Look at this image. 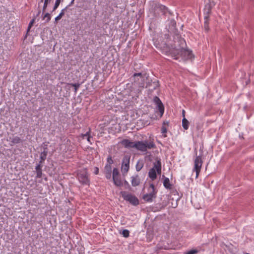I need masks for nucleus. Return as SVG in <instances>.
Wrapping results in <instances>:
<instances>
[{"label":"nucleus","instance_id":"nucleus-1","mask_svg":"<svg viewBox=\"0 0 254 254\" xmlns=\"http://www.w3.org/2000/svg\"><path fill=\"white\" fill-rule=\"evenodd\" d=\"M173 43L167 41L168 45L171 46L172 49L175 50L178 55H180L185 60L190 59L192 57V52L184 48L186 42L184 39L180 37L179 35H176L173 37Z\"/></svg>","mask_w":254,"mask_h":254},{"label":"nucleus","instance_id":"nucleus-2","mask_svg":"<svg viewBox=\"0 0 254 254\" xmlns=\"http://www.w3.org/2000/svg\"><path fill=\"white\" fill-rule=\"evenodd\" d=\"M121 143L125 148H135L142 152H146L147 149L156 148V145L153 141L143 140L133 142L129 139H124L122 140Z\"/></svg>","mask_w":254,"mask_h":254},{"label":"nucleus","instance_id":"nucleus-3","mask_svg":"<svg viewBox=\"0 0 254 254\" xmlns=\"http://www.w3.org/2000/svg\"><path fill=\"white\" fill-rule=\"evenodd\" d=\"M161 173V163L160 160H157L153 163V167L150 169L148 172V176L153 181L157 178V173L160 174Z\"/></svg>","mask_w":254,"mask_h":254},{"label":"nucleus","instance_id":"nucleus-4","mask_svg":"<svg viewBox=\"0 0 254 254\" xmlns=\"http://www.w3.org/2000/svg\"><path fill=\"white\" fill-rule=\"evenodd\" d=\"M149 189L151 190H149V192L144 194L142 197L143 199L147 202H152L153 199L156 197L157 193V190L153 184H150Z\"/></svg>","mask_w":254,"mask_h":254},{"label":"nucleus","instance_id":"nucleus-5","mask_svg":"<svg viewBox=\"0 0 254 254\" xmlns=\"http://www.w3.org/2000/svg\"><path fill=\"white\" fill-rule=\"evenodd\" d=\"M77 179L79 182L83 185H89L90 180L86 169L80 171L77 174Z\"/></svg>","mask_w":254,"mask_h":254},{"label":"nucleus","instance_id":"nucleus-6","mask_svg":"<svg viewBox=\"0 0 254 254\" xmlns=\"http://www.w3.org/2000/svg\"><path fill=\"white\" fill-rule=\"evenodd\" d=\"M121 194L123 198L131 204L136 206L139 204V200L135 195L126 191L122 192Z\"/></svg>","mask_w":254,"mask_h":254},{"label":"nucleus","instance_id":"nucleus-7","mask_svg":"<svg viewBox=\"0 0 254 254\" xmlns=\"http://www.w3.org/2000/svg\"><path fill=\"white\" fill-rule=\"evenodd\" d=\"M203 161L202 160L201 156H196L194 160V167L193 168V172H195L196 175L195 178H197L200 173Z\"/></svg>","mask_w":254,"mask_h":254},{"label":"nucleus","instance_id":"nucleus-8","mask_svg":"<svg viewBox=\"0 0 254 254\" xmlns=\"http://www.w3.org/2000/svg\"><path fill=\"white\" fill-rule=\"evenodd\" d=\"M208 2L205 4L204 8V19L209 18L211 9L215 5V3L213 0H208Z\"/></svg>","mask_w":254,"mask_h":254},{"label":"nucleus","instance_id":"nucleus-9","mask_svg":"<svg viewBox=\"0 0 254 254\" xmlns=\"http://www.w3.org/2000/svg\"><path fill=\"white\" fill-rule=\"evenodd\" d=\"M130 157L125 156L122 160L121 170L124 174H127L129 169Z\"/></svg>","mask_w":254,"mask_h":254},{"label":"nucleus","instance_id":"nucleus-10","mask_svg":"<svg viewBox=\"0 0 254 254\" xmlns=\"http://www.w3.org/2000/svg\"><path fill=\"white\" fill-rule=\"evenodd\" d=\"M154 102L156 105V109L158 110L160 114V117H162L164 112V107L161 100L157 96L154 98Z\"/></svg>","mask_w":254,"mask_h":254},{"label":"nucleus","instance_id":"nucleus-11","mask_svg":"<svg viewBox=\"0 0 254 254\" xmlns=\"http://www.w3.org/2000/svg\"><path fill=\"white\" fill-rule=\"evenodd\" d=\"M131 183L133 187H136L140 183V179L138 175H136L131 177Z\"/></svg>","mask_w":254,"mask_h":254},{"label":"nucleus","instance_id":"nucleus-12","mask_svg":"<svg viewBox=\"0 0 254 254\" xmlns=\"http://www.w3.org/2000/svg\"><path fill=\"white\" fill-rule=\"evenodd\" d=\"M42 165L41 164H38L35 167V172L36 173V178H41L43 176L42 170Z\"/></svg>","mask_w":254,"mask_h":254},{"label":"nucleus","instance_id":"nucleus-13","mask_svg":"<svg viewBox=\"0 0 254 254\" xmlns=\"http://www.w3.org/2000/svg\"><path fill=\"white\" fill-rule=\"evenodd\" d=\"M48 154V149L47 147H44V150L43 152H42L40 154V160L38 164H41L42 165V163L44 162V161L46 160L47 156Z\"/></svg>","mask_w":254,"mask_h":254},{"label":"nucleus","instance_id":"nucleus-14","mask_svg":"<svg viewBox=\"0 0 254 254\" xmlns=\"http://www.w3.org/2000/svg\"><path fill=\"white\" fill-rule=\"evenodd\" d=\"M156 9L160 11L163 14L165 15L168 12V10L167 7H166L165 5L158 4L156 5Z\"/></svg>","mask_w":254,"mask_h":254},{"label":"nucleus","instance_id":"nucleus-15","mask_svg":"<svg viewBox=\"0 0 254 254\" xmlns=\"http://www.w3.org/2000/svg\"><path fill=\"white\" fill-rule=\"evenodd\" d=\"M104 173L107 179H110L112 177V167L105 166Z\"/></svg>","mask_w":254,"mask_h":254},{"label":"nucleus","instance_id":"nucleus-16","mask_svg":"<svg viewBox=\"0 0 254 254\" xmlns=\"http://www.w3.org/2000/svg\"><path fill=\"white\" fill-rule=\"evenodd\" d=\"M163 184L164 187L168 190H170L172 188V184L170 183V180L168 178L164 177Z\"/></svg>","mask_w":254,"mask_h":254},{"label":"nucleus","instance_id":"nucleus-17","mask_svg":"<svg viewBox=\"0 0 254 254\" xmlns=\"http://www.w3.org/2000/svg\"><path fill=\"white\" fill-rule=\"evenodd\" d=\"M90 130H89L88 131H87L85 134H81V136L82 137V138H86L87 139V140L89 143L90 144H92V142L91 141V138H92L91 136L90 135Z\"/></svg>","mask_w":254,"mask_h":254},{"label":"nucleus","instance_id":"nucleus-18","mask_svg":"<svg viewBox=\"0 0 254 254\" xmlns=\"http://www.w3.org/2000/svg\"><path fill=\"white\" fill-rule=\"evenodd\" d=\"M112 179L114 184L116 186L120 187L122 185V182L119 176L117 177L113 178Z\"/></svg>","mask_w":254,"mask_h":254},{"label":"nucleus","instance_id":"nucleus-19","mask_svg":"<svg viewBox=\"0 0 254 254\" xmlns=\"http://www.w3.org/2000/svg\"><path fill=\"white\" fill-rule=\"evenodd\" d=\"M189 123L188 121L186 119L184 118L182 120V126L185 129H188L189 128Z\"/></svg>","mask_w":254,"mask_h":254},{"label":"nucleus","instance_id":"nucleus-20","mask_svg":"<svg viewBox=\"0 0 254 254\" xmlns=\"http://www.w3.org/2000/svg\"><path fill=\"white\" fill-rule=\"evenodd\" d=\"M64 11H65V9H63L61 10L60 14L55 18V22H57V21L58 20H59L60 19H61L62 18V17H63V16L64 15Z\"/></svg>","mask_w":254,"mask_h":254},{"label":"nucleus","instance_id":"nucleus-21","mask_svg":"<svg viewBox=\"0 0 254 254\" xmlns=\"http://www.w3.org/2000/svg\"><path fill=\"white\" fill-rule=\"evenodd\" d=\"M21 141V139L18 136H14L12 137L11 140V142L13 144H17Z\"/></svg>","mask_w":254,"mask_h":254},{"label":"nucleus","instance_id":"nucleus-22","mask_svg":"<svg viewBox=\"0 0 254 254\" xmlns=\"http://www.w3.org/2000/svg\"><path fill=\"white\" fill-rule=\"evenodd\" d=\"M114 161L112 158L111 156H109L107 159V164H106V166L112 167V164L113 163Z\"/></svg>","mask_w":254,"mask_h":254},{"label":"nucleus","instance_id":"nucleus-23","mask_svg":"<svg viewBox=\"0 0 254 254\" xmlns=\"http://www.w3.org/2000/svg\"><path fill=\"white\" fill-rule=\"evenodd\" d=\"M119 176V172L118 169L117 168H115L113 170V175L112 178L115 177H117Z\"/></svg>","mask_w":254,"mask_h":254},{"label":"nucleus","instance_id":"nucleus-24","mask_svg":"<svg viewBox=\"0 0 254 254\" xmlns=\"http://www.w3.org/2000/svg\"><path fill=\"white\" fill-rule=\"evenodd\" d=\"M204 28L206 31H208L209 30V26H208V18H207L206 19H204Z\"/></svg>","mask_w":254,"mask_h":254},{"label":"nucleus","instance_id":"nucleus-25","mask_svg":"<svg viewBox=\"0 0 254 254\" xmlns=\"http://www.w3.org/2000/svg\"><path fill=\"white\" fill-rule=\"evenodd\" d=\"M142 163L138 162L136 165L135 168L137 171H139L143 167Z\"/></svg>","mask_w":254,"mask_h":254},{"label":"nucleus","instance_id":"nucleus-26","mask_svg":"<svg viewBox=\"0 0 254 254\" xmlns=\"http://www.w3.org/2000/svg\"><path fill=\"white\" fill-rule=\"evenodd\" d=\"M34 21H35V20L34 19H32L29 22V24H28V28H27V33H28L31 29V28L32 27V26H33L34 23Z\"/></svg>","mask_w":254,"mask_h":254},{"label":"nucleus","instance_id":"nucleus-27","mask_svg":"<svg viewBox=\"0 0 254 254\" xmlns=\"http://www.w3.org/2000/svg\"><path fill=\"white\" fill-rule=\"evenodd\" d=\"M122 235L125 238H127L129 235V232L128 230L125 229L122 231Z\"/></svg>","mask_w":254,"mask_h":254},{"label":"nucleus","instance_id":"nucleus-28","mask_svg":"<svg viewBox=\"0 0 254 254\" xmlns=\"http://www.w3.org/2000/svg\"><path fill=\"white\" fill-rule=\"evenodd\" d=\"M61 0H56L55 5L54 6L53 11H55L59 6L60 3H61Z\"/></svg>","mask_w":254,"mask_h":254},{"label":"nucleus","instance_id":"nucleus-29","mask_svg":"<svg viewBox=\"0 0 254 254\" xmlns=\"http://www.w3.org/2000/svg\"><path fill=\"white\" fill-rule=\"evenodd\" d=\"M70 85H71L72 86L74 87V92L75 93H76L77 89H78V88L80 86V84H79V83H70Z\"/></svg>","mask_w":254,"mask_h":254},{"label":"nucleus","instance_id":"nucleus-30","mask_svg":"<svg viewBox=\"0 0 254 254\" xmlns=\"http://www.w3.org/2000/svg\"><path fill=\"white\" fill-rule=\"evenodd\" d=\"M51 0H44V5H43V11L44 12V11H45L47 6H48V3H49L50 2Z\"/></svg>","mask_w":254,"mask_h":254},{"label":"nucleus","instance_id":"nucleus-31","mask_svg":"<svg viewBox=\"0 0 254 254\" xmlns=\"http://www.w3.org/2000/svg\"><path fill=\"white\" fill-rule=\"evenodd\" d=\"M51 16L49 13H46L44 14L43 16V19L47 18L46 22H48L51 20Z\"/></svg>","mask_w":254,"mask_h":254},{"label":"nucleus","instance_id":"nucleus-32","mask_svg":"<svg viewBox=\"0 0 254 254\" xmlns=\"http://www.w3.org/2000/svg\"><path fill=\"white\" fill-rule=\"evenodd\" d=\"M167 127L165 126V122L163 123V125L161 127V133L163 134H165L167 132Z\"/></svg>","mask_w":254,"mask_h":254},{"label":"nucleus","instance_id":"nucleus-33","mask_svg":"<svg viewBox=\"0 0 254 254\" xmlns=\"http://www.w3.org/2000/svg\"><path fill=\"white\" fill-rule=\"evenodd\" d=\"M198 251L196 250H191L188 252L186 254H196Z\"/></svg>","mask_w":254,"mask_h":254},{"label":"nucleus","instance_id":"nucleus-34","mask_svg":"<svg viewBox=\"0 0 254 254\" xmlns=\"http://www.w3.org/2000/svg\"><path fill=\"white\" fill-rule=\"evenodd\" d=\"M94 173L95 174V175H97L99 173V168L97 167H95L94 168Z\"/></svg>","mask_w":254,"mask_h":254},{"label":"nucleus","instance_id":"nucleus-35","mask_svg":"<svg viewBox=\"0 0 254 254\" xmlns=\"http://www.w3.org/2000/svg\"><path fill=\"white\" fill-rule=\"evenodd\" d=\"M141 75H142L141 73L139 72V73H134L133 75V77H136V76H141Z\"/></svg>","mask_w":254,"mask_h":254},{"label":"nucleus","instance_id":"nucleus-36","mask_svg":"<svg viewBox=\"0 0 254 254\" xmlns=\"http://www.w3.org/2000/svg\"><path fill=\"white\" fill-rule=\"evenodd\" d=\"M74 1V0H72L68 6H70L71 5H72Z\"/></svg>","mask_w":254,"mask_h":254},{"label":"nucleus","instance_id":"nucleus-37","mask_svg":"<svg viewBox=\"0 0 254 254\" xmlns=\"http://www.w3.org/2000/svg\"><path fill=\"white\" fill-rule=\"evenodd\" d=\"M165 37H166L167 38H168L169 36H168V35H165Z\"/></svg>","mask_w":254,"mask_h":254},{"label":"nucleus","instance_id":"nucleus-38","mask_svg":"<svg viewBox=\"0 0 254 254\" xmlns=\"http://www.w3.org/2000/svg\"><path fill=\"white\" fill-rule=\"evenodd\" d=\"M44 180H45L46 181H47V178L46 177H45V178H44Z\"/></svg>","mask_w":254,"mask_h":254},{"label":"nucleus","instance_id":"nucleus-39","mask_svg":"<svg viewBox=\"0 0 254 254\" xmlns=\"http://www.w3.org/2000/svg\"><path fill=\"white\" fill-rule=\"evenodd\" d=\"M43 1V0H40V2H42Z\"/></svg>","mask_w":254,"mask_h":254}]
</instances>
